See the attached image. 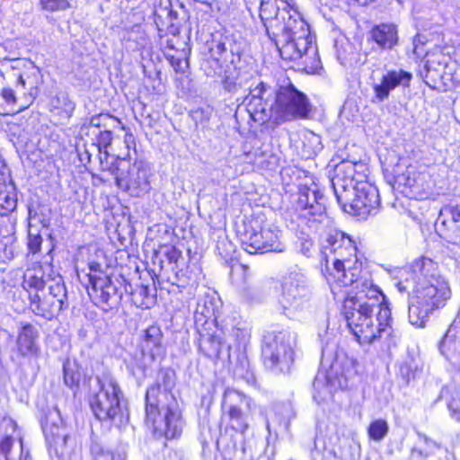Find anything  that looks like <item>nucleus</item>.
Listing matches in <instances>:
<instances>
[{
  "instance_id": "1",
  "label": "nucleus",
  "mask_w": 460,
  "mask_h": 460,
  "mask_svg": "<svg viewBox=\"0 0 460 460\" xmlns=\"http://www.w3.org/2000/svg\"><path fill=\"white\" fill-rule=\"evenodd\" d=\"M319 268L349 332L360 345H376L383 352L395 347L398 336L386 296L372 279L369 261L348 234H328Z\"/></svg>"
},
{
  "instance_id": "2",
  "label": "nucleus",
  "mask_w": 460,
  "mask_h": 460,
  "mask_svg": "<svg viewBox=\"0 0 460 460\" xmlns=\"http://www.w3.org/2000/svg\"><path fill=\"white\" fill-rule=\"evenodd\" d=\"M408 294V317L416 327H424L429 316L444 308L452 296L450 284L434 260L420 256L410 265L405 278L397 283Z\"/></svg>"
},
{
  "instance_id": "3",
  "label": "nucleus",
  "mask_w": 460,
  "mask_h": 460,
  "mask_svg": "<svg viewBox=\"0 0 460 460\" xmlns=\"http://www.w3.org/2000/svg\"><path fill=\"white\" fill-rule=\"evenodd\" d=\"M174 385V370L161 368L158 380L146 391L145 424L157 438L178 439L183 431L182 410L172 391Z\"/></svg>"
},
{
  "instance_id": "4",
  "label": "nucleus",
  "mask_w": 460,
  "mask_h": 460,
  "mask_svg": "<svg viewBox=\"0 0 460 460\" xmlns=\"http://www.w3.org/2000/svg\"><path fill=\"white\" fill-rule=\"evenodd\" d=\"M259 15L266 29V33L280 47L278 39L285 37L281 45L303 44L312 38L310 26L298 12L293 0H261Z\"/></svg>"
},
{
  "instance_id": "5",
  "label": "nucleus",
  "mask_w": 460,
  "mask_h": 460,
  "mask_svg": "<svg viewBox=\"0 0 460 460\" xmlns=\"http://www.w3.org/2000/svg\"><path fill=\"white\" fill-rule=\"evenodd\" d=\"M235 232L241 247L249 254L281 252L284 249L280 231L268 223L262 212L245 215Z\"/></svg>"
},
{
  "instance_id": "6",
  "label": "nucleus",
  "mask_w": 460,
  "mask_h": 460,
  "mask_svg": "<svg viewBox=\"0 0 460 460\" xmlns=\"http://www.w3.org/2000/svg\"><path fill=\"white\" fill-rule=\"evenodd\" d=\"M312 111L313 107L306 94L291 82L276 88L270 106V118L275 124L308 119Z\"/></svg>"
},
{
  "instance_id": "7",
  "label": "nucleus",
  "mask_w": 460,
  "mask_h": 460,
  "mask_svg": "<svg viewBox=\"0 0 460 460\" xmlns=\"http://www.w3.org/2000/svg\"><path fill=\"white\" fill-rule=\"evenodd\" d=\"M240 61L239 52H234L233 48H227L226 41L213 40L208 49V57L203 63V69L208 76L220 78L226 91L234 92L237 89L241 74L238 67Z\"/></svg>"
},
{
  "instance_id": "8",
  "label": "nucleus",
  "mask_w": 460,
  "mask_h": 460,
  "mask_svg": "<svg viewBox=\"0 0 460 460\" xmlns=\"http://www.w3.org/2000/svg\"><path fill=\"white\" fill-rule=\"evenodd\" d=\"M122 393L118 383L112 379L99 380V389L89 395L88 404L97 420L120 427L128 423V409L120 402Z\"/></svg>"
},
{
  "instance_id": "9",
  "label": "nucleus",
  "mask_w": 460,
  "mask_h": 460,
  "mask_svg": "<svg viewBox=\"0 0 460 460\" xmlns=\"http://www.w3.org/2000/svg\"><path fill=\"white\" fill-rule=\"evenodd\" d=\"M296 340V335L287 330L267 332L261 345L265 367L279 373L289 371L294 363Z\"/></svg>"
},
{
  "instance_id": "10",
  "label": "nucleus",
  "mask_w": 460,
  "mask_h": 460,
  "mask_svg": "<svg viewBox=\"0 0 460 460\" xmlns=\"http://www.w3.org/2000/svg\"><path fill=\"white\" fill-rule=\"evenodd\" d=\"M251 404L252 399L243 393L232 388L226 389L221 402L219 430L230 436L243 435L250 428L248 411Z\"/></svg>"
},
{
  "instance_id": "11",
  "label": "nucleus",
  "mask_w": 460,
  "mask_h": 460,
  "mask_svg": "<svg viewBox=\"0 0 460 460\" xmlns=\"http://www.w3.org/2000/svg\"><path fill=\"white\" fill-rule=\"evenodd\" d=\"M117 187L131 196L140 197L150 188V168L143 159L133 162L127 157H117L110 167Z\"/></svg>"
},
{
  "instance_id": "12",
  "label": "nucleus",
  "mask_w": 460,
  "mask_h": 460,
  "mask_svg": "<svg viewBox=\"0 0 460 460\" xmlns=\"http://www.w3.org/2000/svg\"><path fill=\"white\" fill-rule=\"evenodd\" d=\"M394 187L404 196L415 200L434 199L435 181L432 175L409 164L402 172L393 175Z\"/></svg>"
},
{
  "instance_id": "13",
  "label": "nucleus",
  "mask_w": 460,
  "mask_h": 460,
  "mask_svg": "<svg viewBox=\"0 0 460 460\" xmlns=\"http://www.w3.org/2000/svg\"><path fill=\"white\" fill-rule=\"evenodd\" d=\"M282 60L291 63V67L306 75H321L323 66L318 48L313 37L303 44L280 45L278 47Z\"/></svg>"
},
{
  "instance_id": "14",
  "label": "nucleus",
  "mask_w": 460,
  "mask_h": 460,
  "mask_svg": "<svg viewBox=\"0 0 460 460\" xmlns=\"http://www.w3.org/2000/svg\"><path fill=\"white\" fill-rule=\"evenodd\" d=\"M66 288L62 282L49 285L48 292L40 296L33 294L29 301V308L36 315L46 320L56 318L66 307Z\"/></svg>"
},
{
  "instance_id": "15",
  "label": "nucleus",
  "mask_w": 460,
  "mask_h": 460,
  "mask_svg": "<svg viewBox=\"0 0 460 460\" xmlns=\"http://www.w3.org/2000/svg\"><path fill=\"white\" fill-rule=\"evenodd\" d=\"M342 209L359 220L376 215L380 208V198L377 188L374 184H365V188L354 190L350 201L343 199L336 194Z\"/></svg>"
},
{
  "instance_id": "16",
  "label": "nucleus",
  "mask_w": 460,
  "mask_h": 460,
  "mask_svg": "<svg viewBox=\"0 0 460 460\" xmlns=\"http://www.w3.org/2000/svg\"><path fill=\"white\" fill-rule=\"evenodd\" d=\"M361 456V444L354 435L335 433L324 444L320 460H359Z\"/></svg>"
},
{
  "instance_id": "17",
  "label": "nucleus",
  "mask_w": 460,
  "mask_h": 460,
  "mask_svg": "<svg viewBox=\"0 0 460 460\" xmlns=\"http://www.w3.org/2000/svg\"><path fill=\"white\" fill-rule=\"evenodd\" d=\"M295 209L298 213V217L307 225L322 221L326 215L323 195L319 190H312L306 186L299 189Z\"/></svg>"
},
{
  "instance_id": "18",
  "label": "nucleus",
  "mask_w": 460,
  "mask_h": 460,
  "mask_svg": "<svg viewBox=\"0 0 460 460\" xmlns=\"http://www.w3.org/2000/svg\"><path fill=\"white\" fill-rule=\"evenodd\" d=\"M198 352L214 365L217 364L224 354L229 358L230 346L226 344L222 330L214 325V329L208 328L200 332L198 338Z\"/></svg>"
},
{
  "instance_id": "19",
  "label": "nucleus",
  "mask_w": 460,
  "mask_h": 460,
  "mask_svg": "<svg viewBox=\"0 0 460 460\" xmlns=\"http://www.w3.org/2000/svg\"><path fill=\"white\" fill-rule=\"evenodd\" d=\"M436 232L448 244L460 247V206L446 204L439 209Z\"/></svg>"
},
{
  "instance_id": "20",
  "label": "nucleus",
  "mask_w": 460,
  "mask_h": 460,
  "mask_svg": "<svg viewBox=\"0 0 460 460\" xmlns=\"http://www.w3.org/2000/svg\"><path fill=\"white\" fill-rule=\"evenodd\" d=\"M334 181L346 190L365 188V184H372L368 180V168L366 164L358 162H341L335 168Z\"/></svg>"
},
{
  "instance_id": "21",
  "label": "nucleus",
  "mask_w": 460,
  "mask_h": 460,
  "mask_svg": "<svg viewBox=\"0 0 460 460\" xmlns=\"http://www.w3.org/2000/svg\"><path fill=\"white\" fill-rule=\"evenodd\" d=\"M189 51L176 49L172 40H168L164 57L173 70V81L177 88L184 89L192 82L190 77Z\"/></svg>"
},
{
  "instance_id": "22",
  "label": "nucleus",
  "mask_w": 460,
  "mask_h": 460,
  "mask_svg": "<svg viewBox=\"0 0 460 460\" xmlns=\"http://www.w3.org/2000/svg\"><path fill=\"white\" fill-rule=\"evenodd\" d=\"M18 433V424L10 416H0V460H31L22 454L20 446L18 459L13 452V446Z\"/></svg>"
},
{
  "instance_id": "23",
  "label": "nucleus",
  "mask_w": 460,
  "mask_h": 460,
  "mask_svg": "<svg viewBox=\"0 0 460 460\" xmlns=\"http://www.w3.org/2000/svg\"><path fill=\"white\" fill-rule=\"evenodd\" d=\"M412 75L410 72L402 69L388 70L385 74L381 76L380 83L373 85L374 97L373 102H381L387 99L390 95L391 91L402 85L409 87Z\"/></svg>"
},
{
  "instance_id": "24",
  "label": "nucleus",
  "mask_w": 460,
  "mask_h": 460,
  "mask_svg": "<svg viewBox=\"0 0 460 460\" xmlns=\"http://www.w3.org/2000/svg\"><path fill=\"white\" fill-rule=\"evenodd\" d=\"M164 332L157 323L148 325L139 337L138 347L143 357H148L151 360L163 358L165 348L163 343Z\"/></svg>"
},
{
  "instance_id": "25",
  "label": "nucleus",
  "mask_w": 460,
  "mask_h": 460,
  "mask_svg": "<svg viewBox=\"0 0 460 460\" xmlns=\"http://www.w3.org/2000/svg\"><path fill=\"white\" fill-rule=\"evenodd\" d=\"M43 432L48 445L49 453L61 458L68 453L67 441L69 435L62 422L54 423L46 421L43 426Z\"/></svg>"
},
{
  "instance_id": "26",
  "label": "nucleus",
  "mask_w": 460,
  "mask_h": 460,
  "mask_svg": "<svg viewBox=\"0 0 460 460\" xmlns=\"http://www.w3.org/2000/svg\"><path fill=\"white\" fill-rule=\"evenodd\" d=\"M38 338L39 332L31 323H22L16 338L18 354L22 358H39L40 349Z\"/></svg>"
},
{
  "instance_id": "27",
  "label": "nucleus",
  "mask_w": 460,
  "mask_h": 460,
  "mask_svg": "<svg viewBox=\"0 0 460 460\" xmlns=\"http://www.w3.org/2000/svg\"><path fill=\"white\" fill-rule=\"evenodd\" d=\"M367 41L375 43L382 51L390 50L399 41L397 28L394 24L387 22L375 24L368 31Z\"/></svg>"
},
{
  "instance_id": "28",
  "label": "nucleus",
  "mask_w": 460,
  "mask_h": 460,
  "mask_svg": "<svg viewBox=\"0 0 460 460\" xmlns=\"http://www.w3.org/2000/svg\"><path fill=\"white\" fill-rule=\"evenodd\" d=\"M40 77L39 71L23 72L20 74L17 78V84L28 90L31 100L28 103L19 106L16 111H6L4 106L0 104V115L4 117L14 116L27 110L40 93Z\"/></svg>"
},
{
  "instance_id": "29",
  "label": "nucleus",
  "mask_w": 460,
  "mask_h": 460,
  "mask_svg": "<svg viewBox=\"0 0 460 460\" xmlns=\"http://www.w3.org/2000/svg\"><path fill=\"white\" fill-rule=\"evenodd\" d=\"M91 273L88 274L89 283L95 293H99L101 302L108 303L111 292L115 290L111 279L102 271L101 264L97 261L89 263Z\"/></svg>"
},
{
  "instance_id": "30",
  "label": "nucleus",
  "mask_w": 460,
  "mask_h": 460,
  "mask_svg": "<svg viewBox=\"0 0 460 460\" xmlns=\"http://www.w3.org/2000/svg\"><path fill=\"white\" fill-rule=\"evenodd\" d=\"M45 286L44 272L40 266L28 269L23 274L22 287L26 291L29 301L31 295L43 291Z\"/></svg>"
},
{
  "instance_id": "31",
  "label": "nucleus",
  "mask_w": 460,
  "mask_h": 460,
  "mask_svg": "<svg viewBox=\"0 0 460 460\" xmlns=\"http://www.w3.org/2000/svg\"><path fill=\"white\" fill-rule=\"evenodd\" d=\"M107 119H112L117 123H121L120 118L110 112L94 114L82 124L80 128L81 135L85 137H91L96 131L103 130L102 128L106 127Z\"/></svg>"
},
{
  "instance_id": "32",
  "label": "nucleus",
  "mask_w": 460,
  "mask_h": 460,
  "mask_svg": "<svg viewBox=\"0 0 460 460\" xmlns=\"http://www.w3.org/2000/svg\"><path fill=\"white\" fill-rule=\"evenodd\" d=\"M49 111L59 119H68L75 111V103L66 94H57L49 102Z\"/></svg>"
},
{
  "instance_id": "33",
  "label": "nucleus",
  "mask_w": 460,
  "mask_h": 460,
  "mask_svg": "<svg viewBox=\"0 0 460 460\" xmlns=\"http://www.w3.org/2000/svg\"><path fill=\"white\" fill-rule=\"evenodd\" d=\"M130 301L137 308L148 309L156 303V294L155 289H151L148 285L139 284L130 292Z\"/></svg>"
},
{
  "instance_id": "34",
  "label": "nucleus",
  "mask_w": 460,
  "mask_h": 460,
  "mask_svg": "<svg viewBox=\"0 0 460 460\" xmlns=\"http://www.w3.org/2000/svg\"><path fill=\"white\" fill-rule=\"evenodd\" d=\"M439 448V444L425 437L422 445L415 447L411 450L410 460H427L433 456Z\"/></svg>"
},
{
  "instance_id": "35",
  "label": "nucleus",
  "mask_w": 460,
  "mask_h": 460,
  "mask_svg": "<svg viewBox=\"0 0 460 460\" xmlns=\"http://www.w3.org/2000/svg\"><path fill=\"white\" fill-rule=\"evenodd\" d=\"M389 432V424L385 419H376L367 428L368 439L375 442L382 441Z\"/></svg>"
},
{
  "instance_id": "36",
  "label": "nucleus",
  "mask_w": 460,
  "mask_h": 460,
  "mask_svg": "<svg viewBox=\"0 0 460 460\" xmlns=\"http://www.w3.org/2000/svg\"><path fill=\"white\" fill-rule=\"evenodd\" d=\"M63 378L66 385L75 392H77L81 382L84 378L83 370L77 366L71 367L65 365L63 367Z\"/></svg>"
},
{
  "instance_id": "37",
  "label": "nucleus",
  "mask_w": 460,
  "mask_h": 460,
  "mask_svg": "<svg viewBox=\"0 0 460 460\" xmlns=\"http://www.w3.org/2000/svg\"><path fill=\"white\" fill-rule=\"evenodd\" d=\"M92 145L96 146L99 153L108 155V148L111 146L113 135L111 130L103 129L96 131L93 137H89Z\"/></svg>"
},
{
  "instance_id": "38",
  "label": "nucleus",
  "mask_w": 460,
  "mask_h": 460,
  "mask_svg": "<svg viewBox=\"0 0 460 460\" xmlns=\"http://www.w3.org/2000/svg\"><path fill=\"white\" fill-rule=\"evenodd\" d=\"M17 206L15 194L9 190V187L0 189V216H7L12 213Z\"/></svg>"
},
{
  "instance_id": "39",
  "label": "nucleus",
  "mask_w": 460,
  "mask_h": 460,
  "mask_svg": "<svg viewBox=\"0 0 460 460\" xmlns=\"http://www.w3.org/2000/svg\"><path fill=\"white\" fill-rule=\"evenodd\" d=\"M229 274L232 281L237 284H246L251 278L249 267L239 261L230 262Z\"/></svg>"
},
{
  "instance_id": "40",
  "label": "nucleus",
  "mask_w": 460,
  "mask_h": 460,
  "mask_svg": "<svg viewBox=\"0 0 460 460\" xmlns=\"http://www.w3.org/2000/svg\"><path fill=\"white\" fill-rule=\"evenodd\" d=\"M38 6L41 12L58 13L71 9L73 4L72 0H38Z\"/></svg>"
},
{
  "instance_id": "41",
  "label": "nucleus",
  "mask_w": 460,
  "mask_h": 460,
  "mask_svg": "<svg viewBox=\"0 0 460 460\" xmlns=\"http://www.w3.org/2000/svg\"><path fill=\"white\" fill-rule=\"evenodd\" d=\"M177 285L181 288L197 286L199 283V277L194 273L190 265L180 269L175 273Z\"/></svg>"
},
{
  "instance_id": "42",
  "label": "nucleus",
  "mask_w": 460,
  "mask_h": 460,
  "mask_svg": "<svg viewBox=\"0 0 460 460\" xmlns=\"http://www.w3.org/2000/svg\"><path fill=\"white\" fill-rule=\"evenodd\" d=\"M92 460H124L121 454L115 450L94 447L91 450Z\"/></svg>"
},
{
  "instance_id": "43",
  "label": "nucleus",
  "mask_w": 460,
  "mask_h": 460,
  "mask_svg": "<svg viewBox=\"0 0 460 460\" xmlns=\"http://www.w3.org/2000/svg\"><path fill=\"white\" fill-rule=\"evenodd\" d=\"M164 250V256L169 264H177L182 257L181 251L173 244L162 243L159 244V250Z\"/></svg>"
},
{
  "instance_id": "44",
  "label": "nucleus",
  "mask_w": 460,
  "mask_h": 460,
  "mask_svg": "<svg viewBox=\"0 0 460 460\" xmlns=\"http://www.w3.org/2000/svg\"><path fill=\"white\" fill-rule=\"evenodd\" d=\"M447 408L451 418L460 421V392L453 391L450 393V398L447 402Z\"/></svg>"
},
{
  "instance_id": "45",
  "label": "nucleus",
  "mask_w": 460,
  "mask_h": 460,
  "mask_svg": "<svg viewBox=\"0 0 460 460\" xmlns=\"http://www.w3.org/2000/svg\"><path fill=\"white\" fill-rule=\"evenodd\" d=\"M0 96L4 100V104L0 103L4 106L6 111H16L17 109H13L14 105L17 103V97L14 91L10 87H4L0 91Z\"/></svg>"
},
{
  "instance_id": "46",
  "label": "nucleus",
  "mask_w": 460,
  "mask_h": 460,
  "mask_svg": "<svg viewBox=\"0 0 460 460\" xmlns=\"http://www.w3.org/2000/svg\"><path fill=\"white\" fill-rule=\"evenodd\" d=\"M208 7L211 11L221 12L234 4V0H193Z\"/></svg>"
},
{
  "instance_id": "47",
  "label": "nucleus",
  "mask_w": 460,
  "mask_h": 460,
  "mask_svg": "<svg viewBox=\"0 0 460 460\" xmlns=\"http://www.w3.org/2000/svg\"><path fill=\"white\" fill-rule=\"evenodd\" d=\"M42 236L40 233L28 234L27 249L29 253L35 255L40 252L42 245Z\"/></svg>"
},
{
  "instance_id": "48",
  "label": "nucleus",
  "mask_w": 460,
  "mask_h": 460,
  "mask_svg": "<svg viewBox=\"0 0 460 460\" xmlns=\"http://www.w3.org/2000/svg\"><path fill=\"white\" fill-rule=\"evenodd\" d=\"M268 90V86L264 82H260L254 87L252 94V99H258L260 102H266L265 93Z\"/></svg>"
},
{
  "instance_id": "49",
  "label": "nucleus",
  "mask_w": 460,
  "mask_h": 460,
  "mask_svg": "<svg viewBox=\"0 0 460 460\" xmlns=\"http://www.w3.org/2000/svg\"><path fill=\"white\" fill-rule=\"evenodd\" d=\"M120 124V129L125 131L124 136V143L128 148H130L131 146L135 148L136 146V141L135 137L133 133L131 132L130 128L124 125L122 122Z\"/></svg>"
},
{
  "instance_id": "50",
  "label": "nucleus",
  "mask_w": 460,
  "mask_h": 460,
  "mask_svg": "<svg viewBox=\"0 0 460 460\" xmlns=\"http://www.w3.org/2000/svg\"><path fill=\"white\" fill-rule=\"evenodd\" d=\"M446 47H439V46H437L435 47V49L429 52L427 54V56L429 57V59L427 61V63H429V64H434V63H438V64H440V60L438 59V57L443 54V50Z\"/></svg>"
},
{
  "instance_id": "51",
  "label": "nucleus",
  "mask_w": 460,
  "mask_h": 460,
  "mask_svg": "<svg viewBox=\"0 0 460 460\" xmlns=\"http://www.w3.org/2000/svg\"><path fill=\"white\" fill-rule=\"evenodd\" d=\"M10 181V174L6 166L0 162V189L9 187L8 182Z\"/></svg>"
},
{
  "instance_id": "52",
  "label": "nucleus",
  "mask_w": 460,
  "mask_h": 460,
  "mask_svg": "<svg viewBox=\"0 0 460 460\" xmlns=\"http://www.w3.org/2000/svg\"><path fill=\"white\" fill-rule=\"evenodd\" d=\"M428 210H426L425 212H421L420 213V216L419 217L418 215L414 214L413 211L410 210V213L412 215V217L414 219H417V220H422V219H425L426 218V212Z\"/></svg>"
}]
</instances>
